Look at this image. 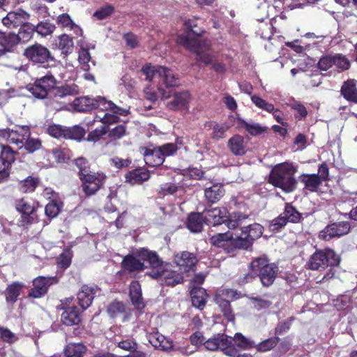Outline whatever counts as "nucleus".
Segmentation results:
<instances>
[{
  "instance_id": "nucleus-1",
  "label": "nucleus",
  "mask_w": 357,
  "mask_h": 357,
  "mask_svg": "<svg viewBox=\"0 0 357 357\" xmlns=\"http://www.w3.org/2000/svg\"><path fill=\"white\" fill-rule=\"evenodd\" d=\"M144 261H147L150 268H160L163 265L162 260L155 251L141 248L137 249L133 254L124 256L121 266L124 271L136 274L143 271L146 268Z\"/></svg>"
},
{
  "instance_id": "nucleus-2",
  "label": "nucleus",
  "mask_w": 357,
  "mask_h": 357,
  "mask_svg": "<svg viewBox=\"0 0 357 357\" xmlns=\"http://www.w3.org/2000/svg\"><path fill=\"white\" fill-rule=\"evenodd\" d=\"M296 172V167L291 163L285 162L277 164L271 169L268 182L286 193L292 192L297 187L298 182L294 178Z\"/></svg>"
},
{
  "instance_id": "nucleus-3",
  "label": "nucleus",
  "mask_w": 357,
  "mask_h": 357,
  "mask_svg": "<svg viewBox=\"0 0 357 357\" xmlns=\"http://www.w3.org/2000/svg\"><path fill=\"white\" fill-rule=\"evenodd\" d=\"M340 261V255L333 249L326 247L323 249H317L310 256L305 266L308 270L323 271L329 266H339Z\"/></svg>"
},
{
  "instance_id": "nucleus-4",
  "label": "nucleus",
  "mask_w": 357,
  "mask_h": 357,
  "mask_svg": "<svg viewBox=\"0 0 357 357\" xmlns=\"http://www.w3.org/2000/svg\"><path fill=\"white\" fill-rule=\"evenodd\" d=\"M250 270L257 274L264 287L271 286L278 275V267L273 263H269L266 257H257L250 264Z\"/></svg>"
},
{
  "instance_id": "nucleus-5",
  "label": "nucleus",
  "mask_w": 357,
  "mask_h": 357,
  "mask_svg": "<svg viewBox=\"0 0 357 357\" xmlns=\"http://www.w3.org/2000/svg\"><path fill=\"white\" fill-rule=\"evenodd\" d=\"M204 347L208 351L220 350L229 357H252L249 354H238V349L234 346L229 336L225 333H217L208 339Z\"/></svg>"
},
{
  "instance_id": "nucleus-6",
  "label": "nucleus",
  "mask_w": 357,
  "mask_h": 357,
  "mask_svg": "<svg viewBox=\"0 0 357 357\" xmlns=\"http://www.w3.org/2000/svg\"><path fill=\"white\" fill-rule=\"evenodd\" d=\"M186 30L183 34L178 36V43L185 47L197 49L201 42H204L200 37L204 30L199 26L196 19H189L184 23Z\"/></svg>"
},
{
  "instance_id": "nucleus-7",
  "label": "nucleus",
  "mask_w": 357,
  "mask_h": 357,
  "mask_svg": "<svg viewBox=\"0 0 357 357\" xmlns=\"http://www.w3.org/2000/svg\"><path fill=\"white\" fill-rule=\"evenodd\" d=\"M236 291L225 289L218 291L214 295V302L218 306L223 317L228 322L235 321V314L231 305V301L238 298Z\"/></svg>"
},
{
  "instance_id": "nucleus-8",
  "label": "nucleus",
  "mask_w": 357,
  "mask_h": 357,
  "mask_svg": "<svg viewBox=\"0 0 357 357\" xmlns=\"http://www.w3.org/2000/svg\"><path fill=\"white\" fill-rule=\"evenodd\" d=\"M238 236H234L230 231L218 233L209 238L210 244L217 248L222 249L227 254H234L236 251L242 250Z\"/></svg>"
},
{
  "instance_id": "nucleus-9",
  "label": "nucleus",
  "mask_w": 357,
  "mask_h": 357,
  "mask_svg": "<svg viewBox=\"0 0 357 357\" xmlns=\"http://www.w3.org/2000/svg\"><path fill=\"white\" fill-rule=\"evenodd\" d=\"M73 298H66L60 301L57 309L63 310L61 320L67 326L78 325L82 320V313L84 310L73 304Z\"/></svg>"
},
{
  "instance_id": "nucleus-10",
  "label": "nucleus",
  "mask_w": 357,
  "mask_h": 357,
  "mask_svg": "<svg viewBox=\"0 0 357 357\" xmlns=\"http://www.w3.org/2000/svg\"><path fill=\"white\" fill-rule=\"evenodd\" d=\"M159 82L158 89L163 99L170 98L171 92L167 89L179 86V79L172 70L165 66H158Z\"/></svg>"
},
{
  "instance_id": "nucleus-11",
  "label": "nucleus",
  "mask_w": 357,
  "mask_h": 357,
  "mask_svg": "<svg viewBox=\"0 0 357 357\" xmlns=\"http://www.w3.org/2000/svg\"><path fill=\"white\" fill-rule=\"evenodd\" d=\"M351 224L349 221H337L328 224L319 232L318 238L324 241L342 238L351 232Z\"/></svg>"
},
{
  "instance_id": "nucleus-12",
  "label": "nucleus",
  "mask_w": 357,
  "mask_h": 357,
  "mask_svg": "<svg viewBox=\"0 0 357 357\" xmlns=\"http://www.w3.org/2000/svg\"><path fill=\"white\" fill-rule=\"evenodd\" d=\"M23 56L34 64L44 65L54 60L49 49L38 43L27 46Z\"/></svg>"
},
{
  "instance_id": "nucleus-13",
  "label": "nucleus",
  "mask_w": 357,
  "mask_h": 357,
  "mask_svg": "<svg viewBox=\"0 0 357 357\" xmlns=\"http://www.w3.org/2000/svg\"><path fill=\"white\" fill-rule=\"evenodd\" d=\"M16 211L21 214L19 225L21 227L28 226L38 222L36 215V207L28 202L24 197L17 199L15 203Z\"/></svg>"
},
{
  "instance_id": "nucleus-14",
  "label": "nucleus",
  "mask_w": 357,
  "mask_h": 357,
  "mask_svg": "<svg viewBox=\"0 0 357 357\" xmlns=\"http://www.w3.org/2000/svg\"><path fill=\"white\" fill-rule=\"evenodd\" d=\"M107 176L102 172H92L80 177L81 187L86 196L93 195L102 188Z\"/></svg>"
},
{
  "instance_id": "nucleus-15",
  "label": "nucleus",
  "mask_w": 357,
  "mask_h": 357,
  "mask_svg": "<svg viewBox=\"0 0 357 357\" xmlns=\"http://www.w3.org/2000/svg\"><path fill=\"white\" fill-rule=\"evenodd\" d=\"M241 235L238 236L242 250H247L252 247L254 242L259 238L264 232V227L259 223H253L241 227Z\"/></svg>"
},
{
  "instance_id": "nucleus-16",
  "label": "nucleus",
  "mask_w": 357,
  "mask_h": 357,
  "mask_svg": "<svg viewBox=\"0 0 357 357\" xmlns=\"http://www.w3.org/2000/svg\"><path fill=\"white\" fill-rule=\"evenodd\" d=\"M59 279L56 276H38L33 280V287L29 290L28 296L39 298L44 296L51 285L57 284Z\"/></svg>"
},
{
  "instance_id": "nucleus-17",
  "label": "nucleus",
  "mask_w": 357,
  "mask_h": 357,
  "mask_svg": "<svg viewBox=\"0 0 357 357\" xmlns=\"http://www.w3.org/2000/svg\"><path fill=\"white\" fill-rule=\"evenodd\" d=\"M174 262L181 272L188 273L195 271L198 259L195 254L183 251L174 255Z\"/></svg>"
},
{
  "instance_id": "nucleus-18",
  "label": "nucleus",
  "mask_w": 357,
  "mask_h": 357,
  "mask_svg": "<svg viewBox=\"0 0 357 357\" xmlns=\"http://www.w3.org/2000/svg\"><path fill=\"white\" fill-rule=\"evenodd\" d=\"M30 14L22 8L10 11L6 16L2 19L3 24L9 28L13 29L22 26L30 18Z\"/></svg>"
},
{
  "instance_id": "nucleus-19",
  "label": "nucleus",
  "mask_w": 357,
  "mask_h": 357,
  "mask_svg": "<svg viewBox=\"0 0 357 357\" xmlns=\"http://www.w3.org/2000/svg\"><path fill=\"white\" fill-rule=\"evenodd\" d=\"M172 100L167 103V107L172 111L188 109L191 94L187 90L174 92L171 94Z\"/></svg>"
},
{
  "instance_id": "nucleus-20",
  "label": "nucleus",
  "mask_w": 357,
  "mask_h": 357,
  "mask_svg": "<svg viewBox=\"0 0 357 357\" xmlns=\"http://www.w3.org/2000/svg\"><path fill=\"white\" fill-rule=\"evenodd\" d=\"M142 151L144 161L148 166L159 167L165 162L158 146L151 144L148 146L142 147Z\"/></svg>"
},
{
  "instance_id": "nucleus-21",
  "label": "nucleus",
  "mask_w": 357,
  "mask_h": 357,
  "mask_svg": "<svg viewBox=\"0 0 357 357\" xmlns=\"http://www.w3.org/2000/svg\"><path fill=\"white\" fill-rule=\"evenodd\" d=\"M98 290V287L96 285L89 286L84 284L82 286L77 297L78 303L82 310H85L91 306Z\"/></svg>"
},
{
  "instance_id": "nucleus-22",
  "label": "nucleus",
  "mask_w": 357,
  "mask_h": 357,
  "mask_svg": "<svg viewBox=\"0 0 357 357\" xmlns=\"http://www.w3.org/2000/svg\"><path fill=\"white\" fill-rule=\"evenodd\" d=\"M79 93V86L75 84L55 86L49 93V97L53 101L58 102L66 96H75Z\"/></svg>"
},
{
  "instance_id": "nucleus-23",
  "label": "nucleus",
  "mask_w": 357,
  "mask_h": 357,
  "mask_svg": "<svg viewBox=\"0 0 357 357\" xmlns=\"http://www.w3.org/2000/svg\"><path fill=\"white\" fill-rule=\"evenodd\" d=\"M17 45L15 32L0 31V55L13 52Z\"/></svg>"
},
{
  "instance_id": "nucleus-24",
  "label": "nucleus",
  "mask_w": 357,
  "mask_h": 357,
  "mask_svg": "<svg viewBox=\"0 0 357 357\" xmlns=\"http://www.w3.org/2000/svg\"><path fill=\"white\" fill-rule=\"evenodd\" d=\"M205 222L213 226L222 225L226 220V214L228 213L225 208H213L204 210Z\"/></svg>"
},
{
  "instance_id": "nucleus-25",
  "label": "nucleus",
  "mask_w": 357,
  "mask_h": 357,
  "mask_svg": "<svg viewBox=\"0 0 357 357\" xmlns=\"http://www.w3.org/2000/svg\"><path fill=\"white\" fill-rule=\"evenodd\" d=\"M356 83L357 81L354 79H349L344 82L341 86L340 93L346 100L357 105ZM354 115L357 116V112H354Z\"/></svg>"
},
{
  "instance_id": "nucleus-26",
  "label": "nucleus",
  "mask_w": 357,
  "mask_h": 357,
  "mask_svg": "<svg viewBox=\"0 0 357 357\" xmlns=\"http://www.w3.org/2000/svg\"><path fill=\"white\" fill-rule=\"evenodd\" d=\"M129 296L134 307L142 310L145 307V303L142 298L141 284L137 280H133L130 282L129 287Z\"/></svg>"
},
{
  "instance_id": "nucleus-27",
  "label": "nucleus",
  "mask_w": 357,
  "mask_h": 357,
  "mask_svg": "<svg viewBox=\"0 0 357 357\" xmlns=\"http://www.w3.org/2000/svg\"><path fill=\"white\" fill-rule=\"evenodd\" d=\"M231 153L236 156L244 155L247 152V146L244 137L240 135H234L227 142Z\"/></svg>"
},
{
  "instance_id": "nucleus-28",
  "label": "nucleus",
  "mask_w": 357,
  "mask_h": 357,
  "mask_svg": "<svg viewBox=\"0 0 357 357\" xmlns=\"http://www.w3.org/2000/svg\"><path fill=\"white\" fill-rule=\"evenodd\" d=\"M96 109H100L102 112H111L113 114L125 116L127 111L119 106H116L113 102L106 100L105 98L98 96L96 98Z\"/></svg>"
},
{
  "instance_id": "nucleus-29",
  "label": "nucleus",
  "mask_w": 357,
  "mask_h": 357,
  "mask_svg": "<svg viewBox=\"0 0 357 357\" xmlns=\"http://www.w3.org/2000/svg\"><path fill=\"white\" fill-rule=\"evenodd\" d=\"M192 304L199 310H203L206 304L208 294L206 289L194 286L190 291Z\"/></svg>"
},
{
  "instance_id": "nucleus-30",
  "label": "nucleus",
  "mask_w": 357,
  "mask_h": 357,
  "mask_svg": "<svg viewBox=\"0 0 357 357\" xmlns=\"http://www.w3.org/2000/svg\"><path fill=\"white\" fill-rule=\"evenodd\" d=\"M298 179L300 182L303 183L304 189L311 192H317L322 184L319 174H303L298 177Z\"/></svg>"
},
{
  "instance_id": "nucleus-31",
  "label": "nucleus",
  "mask_w": 357,
  "mask_h": 357,
  "mask_svg": "<svg viewBox=\"0 0 357 357\" xmlns=\"http://www.w3.org/2000/svg\"><path fill=\"white\" fill-rule=\"evenodd\" d=\"M204 222L205 219L201 213H190L186 220V227L193 233L201 232L203 229Z\"/></svg>"
},
{
  "instance_id": "nucleus-32",
  "label": "nucleus",
  "mask_w": 357,
  "mask_h": 357,
  "mask_svg": "<svg viewBox=\"0 0 357 357\" xmlns=\"http://www.w3.org/2000/svg\"><path fill=\"white\" fill-rule=\"evenodd\" d=\"M29 136H31V130L29 126H16L15 129L11 130L9 143L22 146Z\"/></svg>"
},
{
  "instance_id": "nucleus-33",
  "label": "nucleus",
  "mask_w": 357,
  "mask_h": 357,
  "mask_svg": "<svg viewBox=\"0 0 357 357\" xmlns=\"http://www.w3.org/2000/svg\"><path fill=\"white\" fill-rule=\"evenodd\" d=\"M225 193L224 185L220 183L213 184L204 190V196L207 202L211 204L217 203L225 195Z\"/></svg>"
},
{
  "instance_id": "nucleus-34",
  "label": "nucleus",
  "mask_w": 357,
  "mask_h": 357,
  "mask_svg": "<svg viewBox=\"0 0 357 357\" xmlns=\"http://www.w3.org/2000/svg\"><path fill=\"white\" fill-rule=\"evenodd\" d=\"M96 98H91L89 96L76 98L73 100V107L76 111L81 112H91L96 109Z\"/></svg>"
},
{
  "instance_id": "nucleus-35",
  "label": "nucleus",
  "mask_w": 357,
  "mask_h": 357,
  "mask_svg": "<svg viewBox=\"0 0 357 357\" xmlns=\"http://www.w3.org/2000/svg\"><path fill=\"white\" fill-rule=\"evenodd\" d=\"M34 33L35 29L33 24L26 22L20 26L17 33H15L17 44L28 43L32 39Z\"/></svg>"
},
{
  "instance_id": "nucleus-36",
  "label": "nucleus",
  "mask_w": 357,
  "mask_h": 357,
  "mask_svg": "<svg viewBox=\"0 0 357 357\" xmlns=\"http://www.w3.org/2000/svg\"><path fill=\"white\" fill-rule=\"evenodd\" d=\"M24 287V284L19 282H14L8 284L4 292L6 301L8 303L14 304L20 296Z\"/></svg>"
},
{
  "instance_id": "nucleus-37",
  "label": "nucleus",
  "mask_w": 357,
  "mask_h": 357,
  "mask_svg": "<svg viewBox=\"0 0 357 357\" xmlns=\"http://www.w3.org/2000/svg\"><path fill=\"white\" fill-rule=\"evenodd\" d=\"M184 278L181 273L174 270H163V278L162 284L168 287H175L178 284L183 283Z\"/></svg>"
},
{
  "instance_id": "nucleus-38",
  "label": "nucleus",
  "mask_w": 357,
  "mask_h": 357,
  "mask_svg": "<svg viewBox=\"0 0 357 357\" xmlns=\"http://www.w3.org/2000/svg\"><path fill=\"white\" fill-rule=\"evenodd\" d=\"M281 214L286 219L287 223H299L303 220L302 214L291 203H285L284 211Z\"/></svg>"
},
{
  "instance_id": "nucleus-39",
  "label": "nucleus",
  "mask_w": 357,
  "mask_h": 357,
  "mask_svg": "<svg viewBox=\"0 0 357 357\" xmlns=\"http://www.w3.org/2000/svg\"><path fill=\"white\" fill-rule=\"evenodd\" d=\"M40 183V179L31 176L19 181L17 190L24 194L31 193L35 191Z\"/></svg>"
},
{
  "instance_id": "nucleus-40",
  "label": "nucleus",
  "mask_w": 357,
  "mask_h": 357,
  "mask_svg": "<svg viewBox=\"0 0 357 357\" xmlns=\"http://www.w3.org/2000/svg\"><path fill=\"white\" fill-rule=\"evenodd\" d=\"M87 351L86 347L82 343H69L64 350L65 357H83Z\"/></svg>"
},
{
  "instance_id": "nucleus-41",
  "label": "nucleus",
  "mask_w": 357,
  "mask_h": 357,
  "mask_svg": "<svg viewBox=\"0 0 357 357\" xmlns=\"http://www.w3.org/2000/svg\"><path fill=\"white\" fill-rule=\"evenodd\" d=\"M35 32L41 37H47L52 35L56 29L55 24L49 19L39 21L36 25H33Z\"/></svg>"
},
{
  "instance_id": "nucleus-42",
  "label": "nucleus",
  "mask_w": 357,
  "mask_h": 357,
  "mask_svg": "<svg viewBox=\"0 0 357 357\" xmlns=\"http://www.w3.org/2000/svg\"><path fill=\"white\" fill-rule=\"evenodd\" d=\"M248 218V215L241 212H233L226 214L224 224L230 229H234L240 226Z\"/></svg>"
},
{
  "instance_id": "nucleus-43",
  "label": "nucleus",
  "mask_w": 357,
  "mask_h": 357,
  "mask_svg": "<svg viewBox=\"0 0 357 357\" xmlns=\"http://www.w3.org/2000/svg\"><path fill=\"white\" fill-rule=\"evenodd\" d=\"M17 153L10 146L0 143V160L3 162L7 167L11 168L12 164L15 160V155Z\"/></svg>"
},
{
  "instance_id": "nucleus-44",
  "label": "nucleus",
  "mask_w": 357,
  "mask_h": 357,
  "mask_svg": "<svg viewBox=\"0 0 357 357\" xmlns=\"http://www.w3.org/2000/svg\"><path fill=\"white\" fill-rule=\"evenodd\" d=\"M150 178L149 171L145 168H137L126 174V178L130 182L142 183Z\"/></svg>"
},
{
  "instance_id": "nucleus-45",
  "label": "nucleus",
  "mask_w": 357,
  "mask_h": 357,
  "mask_svg": "<svg viewBox=\"0 0 357 357\" xmlns=\"http://www.w3.org/2000/svg\"><path fill=\"white\" fill-rule=\"evenodd\" d=\"M229 337L232 340L234 346L236 347H238L241 349L249 350L255 348V342L253 340L247 338L241 333H236L233 338L231 337Z\"/></svg>"
},
{
  "instance_id": "nucleus-46",
  "label": "nucleus",
  "mask_w": 357,
  "mask_h": 357,
  "mask_svg": "<svg viewBox=\"0 0 357 357\" xmlns=\"http://www.w3.org/2000/svg\"><path fill=\"white\" fill-rule=\"evenodd\" d=\"M85 135V128L79 125H75L73 127H66L65 139L80 142L84 139Z\"/></svg>"
},
{
  "instance_id": "nucleus-47",
  "label": "nucleus",
  "mask_w": 357,
  "mask_h": 357,
  "mask_svg": "<svg viewBox=\"0 0 357 357\" xmlns=\"http://www.w3.org/2000/svg\"><path fill=\"white\" fill-rule=\"evenodd\" d=\"M63 204L58 199H51L45 206V213L50 219L56 218L61 211Z\"/></svg>"
},
{
  "instance_id": "nucleus-48",
  "label": "nucleus",
  "mask_w": 357,
  "mask_h": 357,
  "mask_svg": "<svg viewBox=\"0 0 357 357\" xmlns=\"http://www.w3.org/2000/svg\"><path fill=\"white\" fill-rule=\"evenodd\" d=\"M238 123L241 127L244 128L252 136L259 135L267 130L266 127H263L259 123H249L243 119H238Z\"/></svg>"
},
{
  "instance_id": "nucleus-49",
  "label": "nucleus",
  "mask_w": 357,
  "mask_h": 357,
  "mask_svg": "<svg viewBox=\"0 0 357 357\" xmlns=\"http://www.w3.org/2000/svg\"><path fill=\"white\" fill-rule=\"evenodd\" d=\"M203 44L204 42H201L197 49H194L193 47L185 48L190 50L191 52L196 53L197 61L204 63L206 66H208L213 63V56L208 52H204L202 50V47Z\"/></svg>"
},
{
  "instance_id": "nucleus-50",
  "label": "nucleus",
  "mask_w": 357,
  "mask_h": 357,
  "mask_svg": "<svg viewBox=\"0 0 357 357\" xmlns=\"http://www.w3.org/2000/svg\"><path fill=\"white\" fill-rule=\"evenodd\" d=\"M43 148L42 140L39 138L28 137L20 149H24L28 153H33Z\"/></svg>"
},
{
  "instance_id": "nucleus-51",
  "label": "nucleus",
  "mask_w": 357,
  "mask_h": 357,
  "mask_svg": "<svg viewBox=\"0 0 357 357\" xmlns=\"http://www.w3.org/2000/svg\"><path fill=\"white\" fill-rule=\"evenodd\" d=\"M279 341V337H271L261 341L259 344H255V349H256L258 352H266L275 348L278 344Z\"/></svg>"
},
{
  "instance_id": "nucleus-52",
  "label": "nucleus",
  "mask_w": 357,
  "mask_h": 357,
  "mask_svg": "<svg viewBox=\"0 0 357 357\" xmlns=\"http://www.w3.org/2000/svg\"><path fill=\"white\" fill-rule=\"evenodd\" d=\"M74 47L73 38L66 34H62L59 38V48L66 56L72 53Z\"/></svg>"
},
{
  "instance_id": "nucleus-53",
  "label": "nucleus",
  "mask_w": 357,
  "mask_h": 357,
  "mask_svg": "<svg viewBox=\"0 0 357 357\" xmlns=\"http://www.w3.org/2000/svg\"><path fill=\"white\" fill-rule=\"evenodd\" d=\"M36 81V83H39V84L43 86L49 93L57 84L56 79L51 73H47L45 75L37 78Z\"/></svg>"
},
{
  "instance_id": "nucleus-54",
  "label": "nucleus",
  "mask_w": 357,
  "mask_h": 357,
  "mask_svg": "<svg viewBox=\"0 0 357 357\" xmlns=\"http://www.w3.org/2000/svg\"><path fill=\"white\" fill-rule=\"evenodd\" d=\"M53 156L58 162H67L70 159V150L61 146L56 147L52 151Z\"/></svg>"
},
{
  "instance_id": "nucleus-55",
  "label": "nucleus",
  "mask_w": 357,
  "mask_h": 357,
  "mask_svg": "<svg viewBox=\"0 0 357 357\" xmlns=\"http://www.w3.org/2000/svg\"><path fill=\"white\" fill-rule=\"evenodd\" d=\"M27 89L35 98L38 99H44L49 96V92L39 83H36V80L33 84L28 85Z\"/></svg>"
},
{
  "instance_id": "nucleus-56",
  "label": "nucleus",
  "mask_w": 357,
  "mask_h": 357,
  "mask_svg": "<svg viewBox=\"0 0 357 357\" xmlns=\"http://www.w3.org/2000/svg\"><path fill=\"white\" fill-rule=\"evenodd\" d=\"M229 127L226 123H215L212 127L213 132L211 137L215 141H218L225 137V133Z\"/></svg>"
},
{
  "instance_id": "nucleus-57",
  "label": "nucleus",
  "mask_w": 357,
  "mask_h": 357,
  "mask_svg": "<svg viewBox=\"0 0 357 357\" xmlns=\"http://www.w3.org/2000/svg\"><path fill=\"white\" fill-rule=\"evenodd\" d=\"M333 56V66H335L341 71L350 68L351 63L349 59L342 54H335Z\"/></svg>"
},
{
  "instance_id": "nucleus-58",
  "label": "nucleus",
  "mask_w": 357,
  "mask_h": 357,
  "mask_svg": "<svg viewBox=\"0 0 357 357\" xmlns=\"http://www.w3.org/2000/svg\"><path fill=\"white\" fill-rule=\"evenodd\" d=\"M287 225L286 219L282 216V214L269 222L268 227V229L273 232H280L284 227Z\"/></svg>"
},
{
  "instance_id": "nucleus-59",
  "label": "nucleus",
  "mask_w": 357,
  "mask_h": 357,
  "mask_svg": "<svg viewBox=\"0 0 357 357\" xmlns=\"http://www.w3.org/2000/svg\"><path fill=\"white\" fill-rule=\"evenodd\" d=\"M74 164L78 168L79 178L92 172L90 170V164L89 161L84 157H80L75 160Z\"/></svg>"
},
{
  "instance_id": "nucleus-60",
  "label": "nucleus",
  "mask_w": 357,
  "mask_h": 357,
  "mask_svg": "<svg viewBox=\"0 0 357 357\" xmlns=\"http://www.w3.org/2000/svg\"><path fill=\"white\" fill-rule=\"evenodd\" d=\"M294 320L295 317L291 316L285 320L279 321L274 330L275 336L278 337L287 332L291 328V324Z\"/></svg>"
},
{
  "instance_id": "nucleus-61",
  "label": "nucleus",
  "mask_w": 357,
  "mask_h": 357,
  "mask_svg": "<svg viewBox=\"0 0 357 357\" xmlns=\"http://www.w3.org/2000/svg\"><path fill=\"white\" fill-rule=\"evenodd\" d=\"M66 129V126L59 124H52L48 126L47 128V133L56 139H65Z\"/></svg>"
},
{
  "instance_id": "nucleus-62",
  "label": "nucleus",
  "mask_w": 357,
  "mask_h": 357,
  "mask_svg": "<svg viewBox=\"0 0 357 357\" xmlns=\"http://www.w3.org/2000/svg\"><path fill=\"white\" fill-rule=\"evenodd\" d=\"M91 57L89 50L84 47H81L79 51L78 61L84 71L87 72L90 70L89 63L91 61Z\"/></svg>"
},
{
  "instance_id": "nucleus-63",
  "label": "nucleus",
  "mask_w": 357,
  "mask_h": 357,
  "mask_svg": "<svg viewBox=\"0 0 357 357\" xmlns=\"http://www.w3.org/2000/svg\"><path fill=\"white\" fill-rule=\"evenodd\" d=\"M56 22L61 28L69 30H73L76 26V24L68 13H62L58 15Z\"/></svg>"
},
{
  "instance_id": "nucleus-64",
  "label": "nucleus",
  "mask_w": 357,
  "mask_h": 357,
  "mask_svg": "<svg viewBox=\"0 0 357 357\" xmlns=\"http://www.w3.org/2000/svg\"><path fill=\"white\" fill-rule=\"evenodd\" d=\"M73 253L70 250H65L57 258V265L63 269L68 268L72 262Z\"/></svg>"
}]
</instances>
